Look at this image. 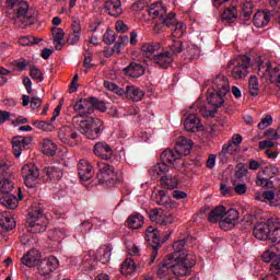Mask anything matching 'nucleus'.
<instances>
[{"mask_svg": "<svg viewBox=\"0 0 280 280\" xmlns=\"http://www.w3.org/2000/svg\"><path fill=\"white\" fill-rule=\"evenodd\" d=\"M72 126L75 130L84 135L86 139L95 141L100 138V135L104 132V121L100 118H93L91 116H73Z\"/></svg>", "mask_w": 280, "mask_h": 280, "instance_id": "nucleus-1", "label": "nucleus"}, {"mask_svg": "<svg viewBox=\"0 0 280 280\" xmlns=\"http://www.w3.org/2000/svg\"><path fill=\"white\" fill-rule=\"evenodd\" d=\"M194 243V237L187 236L173 243V253L167 257L177 261L189 270L196 266V256L188 253L189 246Z\"/></svg>", "mask_w": 280, "mask_h": 280, "instance_id": "nucleus-2", "label": "nucleus"}, {"mask_svg": "<svg viewBox=\"0 0 280 280\" xmlns=\"http://www.w3.org/2000/svg\"><path fill=\"white\" fill-rule=\"evenodd\" d=\"M9 8H14L15 16L12 19L14 25L18 27H27L34 25L36 19L30 13V4L23 0H7Z\"/></svg>", "mask_w": 280, "mask_h": 280, "instance_id": "nucleus-3", "label": "nucleus"}, {"mask_svg": "<svg viewBox=\"0 0 280 280\" xmlns=\"http://www.w3.org/2000/svg\"><path fill=\"white\" fill-rule=\"evenodd\" d=\"M189 272V269L185 268L180 262L174 260L166 256L163 261V265L158 270V277L160 279H170V275L175 277H185Z\"/></svg>", "mask_w": 280, "mask_h": 280, "instance_id": "nucleus-4", "label": "nucleus"}, {"mask_svg": "<svg viewBox=\"0 0 280 280\" xmlns=\"http://www.w3.org/2000/svg\"><path fill=\"white\" fill-rule=\"evenodd\" d=\"M168 47L174 56H178V54H183L184 51V56L187 60H196V58H200V47L195 44L172 39V44H168Z\"/></svg>", "mask_w": 280, "mask_h": 280, "instance_id": "nucleus-5", "label": "nucleus"}, {"mask_svg": "<svg viewBox=\"0 0 280 280\" xmlns=\"http://www.w3.org/2000/svg\"><path fill=\"white\" fill-rule=\"evenodd\" d=\"M49 220L47 215L40 209H35L28 213L27 218V231L30 233H45Z\"/></svg>", "mask_w": 280, "mask_h": 280, "instance_id": "nucleus-6", "label": "nucleus"}, {"mask_svg": "<svg viewBox=\"0 0 280 280\" xmlns=\"http://www.w3.org/2000/svg\"><path fill=\"white\" fill-rule=\"evenodd\" d=\"M228 67L232 69V78L234 80H243L248 75V67H250V57L243 55L229 61Z\"/></svg>", "mask_w": 280, "mask_h": 280, "instance_id": "nucleus-7", "label": "nucleus"}, {"mask_svg": "<svg viewBox=\"0 0 280 280\" xmlns=\"http://www.w3.org/2000/svg\"><path fill=\"white\" fill-rule=\"evenodd\" d=\"M96 167L98 173L96 174L100 185L104 183L115 184L119 180V175L115 172V166L106 162H97Z\"/></svg>", "mask_w": 280, "mask_h": 280, "instance_id": "nucleus-8", "label": "nucleus"}, {"mask_svg": "<svg viewBox=\"0 0 280 280\" xmlns=\"http://www.w3.org/2000/svg\"><path fill=\"white\" fill-rule=\"evenodd\" d=\"M258 75L268 78L272 84L280 89V65L268 61L267 63L258 65Z\"/></svg>", "mask_w": 280, "mask_h": 280, "instance_id": "nucleus-9", "label": "nucleus"}, {"mask_svg": "<svg viewBox=\"0 0 280 280\" xmlns=\"http://www.w3.org/2000/svg\"><path fill=\"white\" fill-rule=\"evenodd\" d=\"M226 94H222V92L215 91V90H209L207 92V102L208 104H211L213 106V109H203L200 108L199 113L203 117H214L218 108L224 104V97Z\"/></svg>", "mask_w": 280, "mask_h": 280, "instance_id": "nucleus-10", "label": "nucleus"}, {"mask_svg": "<svg viewBox=\"0 0 280 280\" xmlns=\"http://www.w3.org/2000/svg\"><path fill=\"white\" fill-rule=\"evenodd\" d=\"M132 10L141 11L145 10L150 16V19H159V16L163 18L167 14V9L161 4V2H155L148 5V0H140L132 5Z\"/></svg>", "mask_w": 280, "mask_h": 280, "instance_id": "nucleus-11", "label": "nucleus"}, {"mask_svg": "<svg viewBox=\"0 0 280 280\" xmlns=\"http://www.w3.org/2000/svg\"><path fill=\"white\" fill-rule=\"evenodd\" d=\"M277 172L278 170L275 166H267L259 171L256 177V185L258 187H262V189H273L275 182H272V178H275V174H277Z\"/></svg>", "mask_w": 280, "mask_h": 280, "instance_id": "nucleus-12", "label": "nucleus"}, {"mask_svg": "<svg viewBox=\"0 0 280 280\" xmlns=\"http://www.w3.org/2000/svg\"><path fill=\"white\" fill-rule=\"evenodd\" d=\"M145 240L149 245L153 248L151 253V259L149 261V266L154 264V259L159 256V248H161V233L159 230L154 229V226H149L147 229Z\"/></svg>", "mask_w": 280, "mask_h": 280, "instance_id": "nucleus-13", "label": "nucleus"}, {"mask_svg": "<svg viewBox=\"0 0 280 280\" xmlns=\"http://www.w3.org/2000/svg\"><path fill=\"white\" fill-rule=\"evenodd\" d=\"M12 165L7 162L0 163V191L2 195L10 194L14 189V182L10 179V167Z\"/></svg>", "mask_w": 280, "mask_h": 280, "instance_id": "nucleus-14", "label": "nucleus"}, {"mask_svg": "<svg viewBox=\"0 0 280 280\" xmlns=\"http://www.w3.org/2000/svg\"><path fill=\"white\" fill-rule=\"evenodd\" d=\"M149 219L151 220V222H154L155 224H160L162 226H167V224H174L176 220L174 215H172L167 211H164L161 208L150 210Z\"/></svg>", "mask_w": 280, "mask_h": 280, "instance_id": "nucleus-15", "label": "nucleus"}, {"mask_svg": "<svg viewBox=\"0 0 280 280\" xmlns=\"http://www.w3.org/2000/svg\"><path fill=\"white\" fill-rule=\"evenodd\" d=\"M95 104H97L95 97L81 98L73 105V108L78 113L77 116L89 117L95 110Z\"/></svg>", "mask_w": 280, "mask_h": 280, "instance_id": "nucleus-16", "label": "nucleus"}, {"mask_svg": "<svg viewBox=\"0 0 280 280\" xmlns=\"http://www.w3.org/2000/svg\"><path fill=\"white\" fill-rule=\"evenodd\" d=\"M22 177L26 187H34L36 180L40 177V171H38L36 164H25L22 167Z\"/></svg>", "mask_w": 280, "mask_h": 280, "instance_id": "nucleus-17", "label": "nucleus"}, {"mask_svg": "<svg viewBox=\"0 0 280 280\" xmlns=\"http://www.w3.org/2000/svg\"><path fill=\"white\" fill-rule=\"evenodd\" d=\"M65 173L58 166H46L42 170V179L45 183H58Z\"/></svg>", "mask_w": 280, "mask_h": 280, "instance_id": "nucleus-18", "label": "nucleus"}, {"mask_svg": "<svg viewBox=\"0 0 280 280\" xmlns=\"http://www.w3.org/2000/svg\"><path fill=\"white\" fill-rule=\"evenodd\" d=\"M11 143H12L13 154L16 159H19V156L23 154V150H27L30 148V143H32V137H23V136L13 137Z\"/></svg>", "mask_w": 280, "mask_h": 280, "instance_id": "nucleus-19", "label": "nucleus"}, {"mask_svg": "<svg viewBox=\"0 0 280 280\" xmlns=\"http://www.w3.org/2000/svg\"><path fill=\"white\" fill-rule=\"evenodd\" d=\"M60 266V262L58 261V258L50 256L48 258L43 259L38 264V272L42 275V277H47V275H51L54 270H56Z\"/></svg>", "mask_w": 280, "mask_h": 280, "instance_id": "nucleus-20", "label": "nucleus"}, {"mask_svg": "<svg viewBox=\"0 0 280 280\" xmlns=\"http://www.w3.org/2000/svg\"><path fill=\"white\" fill-rule=\"evenodd\" d=\"M270 233H272V223L270 221L259 222L254 226V237L256 240L266 242L269 240Z\"/></svg>", "mask_w": 280, "mask_h": 280, "instance_id": "nucleus-21", "label": "nucleus"}, {"mask_svg": "<svg viewBox=\"0 0 280 280\" xmlns=\"http://www.w3.org/2000/svg\"><path fill=\"white\" fill-rule=\"evenodd\" d=\"M58 137L66 145H75V139H78V132L73 131L70 126H63L58 131Z\"/></svg>", "mask_w": 280, "mask_h": 280, "instance_id": "nucleus-22", "label": "nucleus"}, {"mask_svg": "<svg viewBox=\"0 0 280 280\" xmlns=\"http://www.w3.org/2000/svg\"><path fill=\"white\" fill-rule=\"evenodd\" d=\"M194 142L183 136H179L175 142V150L179 156H189L191 154Z\"/></svg>", "mask_w": 280, "mask_h": 280, "instance_id": "nucleus-23", "label": "nucleus"}, {"mask_svg": "<svg viewBox=\"0 0 280 280\" xmlns=\"http://www.w3.org/2000/svg\"><path fill=\"white\" fill-rule=\"evenodd\" d=\"M94 154L104 161L113 159V148L106 142H96L94 145Z\"/></svg>", "mask_w": 280, "mask_h": 280, "instance_id": "nucleus-24", "label": "nucleus"}, {"mask_svg": "<svg viewBox=\"0 0 280 280\" xmlns=\"http://www.w3.org/2000/svg\"><path fill=\"white\" fill-rule=\"evenodd\" d=\"M152 60L154 65H156L161 69H167V67H171L172 62H174V58L172 57V52L170 51L159 52L153 56Z\"/></svg>", "mask_w": 280, "mask_h": 280, "instance_id": "nucleus-25", "label": "nucleus"}, {"mask_svg": "<svg viewBox=\"0 0 280 280\" xmlns=\"http://www.w3.org/2000/svg\"><path fill=\"white\" fill-rule=\"evenodd\" d=\"M184 128L187 132H199V130H202V124L198 115L189 114L185 119Z\"/></svg>", "mask_w": 280, "mask_h": 280, "instance_id": "nucleus-26", "label": "nucleus"}, {"mask_svg": "<svg viewBox=\"0 0 280 280\" xmlns=\"http://www.w3.org/2000/svg\"><path fill=\"white\" fill-rule=\"evenodd\" d=\"M79 178L91 180L93 178V165L88 160H80L78 164Z\"/></svg>", "mask_w": 280, "mask_h": 280, "instance_id": "nucleus-27", "label": "nucleus"}, {"mask_svg": "<svg viewBox=\"0 0 280 280\" xmlns=\"http://www.w3.org/2000/svg\"><path fill=\"white\" fill-rule=\"evenodd\" d=\"M40 261V252L36 249H31L22 257V264L27 268H34V266H38Z\"/></svg>", "mask_w": 280, "mask_h": 280, "instance_id": "nucleus-28", "label": "nucleus"}, {"mask_svg": "<svg viewBox=\"0 0 280 280\" xmlns=\"http://www.w3.org/2000/svg\"><path fill=\"white\" fill-rule=\"evenodd\" d=\"M231 86L229 85V79L224 75H218L212 82V91H218L222 95L229 93Z\"/></svg>", "mask_w": 280, "mask_h": 280, "instance_id": "nucleus-29", "label": "nucleus"}, {"mask_svg": "<svg viewBox=\"0 0 280 280\" xmlns=\"http://www.w3.org/2000/svg\"><path fill=\"white\" fill-rule=\"evenodd\" d=\"M82 36V25L80 21H73L71 25V32L68 36L69 45H78L80 43V37Z\"/></svg>", "mask_w": 280, "mask_h": 280, "instance_id": "nucleus-30", "label": "nucleus"}, {"mask_svg": "<svg viewBox=\"0 0 280 280\" xmlns=\"http://www.w3.org/2000/svg\"><path fill=\"white\" fill-rule=\"evenodd\" d=\"M255 200L258 202H267L270 207H279V202L275 201V191L266 190L261 192L254 194Z\"/></svg>", "mask_w": 280, "mask_h": 280, "instance_id": "nucleus-31", "label": "nucleus"}, {"mask_svg": "<svg viewBox=\"0 0 280 280\" xmlns=\"http://www.w3.org/2000/svg\"><path fill=\"white\" fill-rule=\"evenodd\" d=\"M122 71L125 75H129V78H141V75L145 73V68H143L141 63L131 62Z\"/></svg>", "mask_w": 280, "mask_h": 280, "instance_id": "nucleus-32", "label": "nucleus"}, {"mask_svg": "<svg viewBox=\"0 0 280 280\" xmlns=\"http://www.w3.org/2000/svg\"><path fill=\"white\" fill-rule=\"evenodd\" d=\"M105 10L109 16H120L124 10L121 9V0H107Z\"/></svg>", "mask_w": 280, "mask_h": 280, "instance_id": "nucleus-33", "label": "nucleus"}, {"mask_svg": "<svg viewBox=\"0 0 280 280\" xmlns=\"http://www.w3.org/2000/svg\"><path fill=\"white\" fill-rule=\"evenodd\" d=\"M0 226L2 231H12L16 226V221L10 212L4 211L0 213Z\"/></svg>", "mask_w": 280, "mask_h": 280, "instance_id": "nucleus-34", "label": "nucleus"}, {"mask_svg": "<svg viewBox=\"0 0 280 280\" xmlns=\"http://www.w3.org/2000/svg\"><path fill=\"white\" fill-rule=\"evenodd\" d=\"M161 49V44L159 43H144L141 46V52L144 58H154L156 56V51Z\"/></svg>", "mask_w": 280, "mask_h": 280, "instance_id": "nucleus-35", "label": "nucleus"}, {"mask_svg": "<svg viewBox=\"0 0 280 280\" xmlns=\"http://www.w3.org/2000/svg\"><path fill=\"white\" fill-rule=\"evenodd\" d=\"M271 12L258 11L254 15L255 27H266L270 23Z\"/></svg>", "mask_w": 280, "mask_h": 280, "instance_id": "nucleus-36", "label": "nucleus"}, {"mask_svg": "<svg viewBox=\"0 0 280 280\" xmlns=\"http://www.w3.org/2000/svg\"><path fill=\"white\" fill-rule=\"evenodd\" d=\"M152 200H154V202H156V205H160L161 207H166V209L172 207L170 196H167V190H160L153 194Z\"/></svg>", "mask_w": 280, "mask_h": 280, "instance_id": "nucleus-37", "label": "nucleus"}, {"mask_svg": "<svg viewBox=\"0 0 280 280\" xmlns=\"http://www.w3.org/2000/svg\"><path fill=\"white\" fill-rule=\"evenodd\" d=\"M145 93L135 86V85H127V100H131V102H141L144 97Z\"/></svg>", "mask_w": 280, "mask_h": 280, "instance_id": "nucleus-38", "label": "nucleus"}, {"mask_svg": "<svg viewBox=\"0 0 280 280\" xmlns=\"http://www.w3.org/2000/svg\"><path fill=\"white\" fill-rule=\"evenodd\" d=\"M160 159L162 163H165V165H167V163L172 165V163L180 159V154L176 151V149L175 151L172 149H166L161 153Z\"/></svg>", "mask_w": 280, "mask_h": 280, "instance_id": "nucleus-39", "label": "nucleus"}, {"mask_svg": "<svg viewBox=\"0 0 280 280\" xmlns=\"http://www.w3.org/2000/svg\"><path fill=\"white\" fill-rule=\"evenodd\" d=\"M224 213H226V208H224V206L215 207L210 211L208 215V222L215 224V222L222 221V218H224Z\"/></svg>", "mask_w": 280, "mask_h": 280, "instance_id": "nucleus-40", "label": "nucleus"}, {"mask_svg": "<svg viewBox=\"0 0 280 280\" xmlns=\"http://www.w3.org/2000/svg\"><path fill=\"white\" fill-rule=\"evenodd\" d=\"M163 189H176L178 187V177L176 175H164L160 178Z\"/></svg>", "mask_w": 280, "mask_h": 280, "instance_id": "nucleus-41", "label": "nucleus"}, {"mask_svg": "<svg viewBox=\"0 0 280 280\" xmlns=\"http://www.w3.org/2000/svg\"><path fill=\"white\" fill-rule=\"evenodd\" d=\"M51 34L55 49L60 51V49H62V40L65 39V31L60 27H52Z\"/></svg>", "mask_w": 280, "mask_h": 280, "instance_id": "nucleus-42", "label": "nucleus"}, {"mask_svg": "<svg viewBox=\"0 0 280 280\" xmlns=\"http://www.w3.org/2000/svg\"><path fill=\"white\" fill-rule=\"evenodd\" d=\"M95 260L98 259L101 264H108L110 261V247L104 245L101 246L94 256Z\"/></svg>", "mask_w": 280, "mask_h": 280, "instance_id": "nucleus-43", "label": "nucleus"}, {"mask_svg": "<svg viewBox=\"0 0 280 280\" xmlns=\"http://www.w3.org/2000/svg\"><path fill=\"white\" fill-rule=\"evenodd\" d=\"M19 200L16 199V196L10 192L0 197V205H2V207H7V209H16Z\"/></svg>", "mask_w": 280, "mask_h": 280, "instance_id": "nucleus-44", "label": "nucleus"}, {"mask_svg": "<svg viewBox=\"0 0 280 280\" xmlns=\"http://www.w3.org/2000/svg\"><path fill=\"white\" fill-rule=\"evenodd\" d=\"M136 270H138L137 264L131 258H126L125 261L121 264L120 272L126 277L135 275Z\"/></svg>", "mask_w": 280, "mask_h": 280, "instance_id": "nucleus-45", "label": "nucleus"}, {"mask_svg": "<svg viewBox=\"0 0 280 280\" xmlns=\"http://www.w3.org/2000/svg\"><path fill=\"white\" fill-rule=\"evenodd\" d=\"M57 150H58V147L56 145V142L49 139H44L42 141V152L46 156H54Z\"/></svg>", "mask_w": 280, "mask_h": 280, "instance_id": "nucleus-46", "label": "nucleus"}, {"mask_svg": "<svg viewBox=\"0 0 280 280\" xmlns=\"http://www.w3.org/2000/svg\"><path fill=\"white\" fill-rule=\"evenodd\" d=\"M170 172V166L165 163H158L152 168H150L149 174L152 178H159L161 174H167Z\"/></svg>", "mask_w": 280, "mask_h": 280, "instance_id": "nucleus-47", "label": "nucleus"}, {"mask_svg": "<svg viewBox=\"0 0 280 280\" xmlns=\"http://www.w3.org/2000/svg\"><path fill=\"white\" fill-rule=\"evenodd\" d=\"M127 224L129 229H141L143 226V215L139 212L133 213L128 218Z\"/></svg>", "mask_w": 280, "mask_h": 280, "instance_id": "nucleus-48", "label": "nucleus"}, {"mask_svg": "<svg viewBox=\"0 0 280 280\" xmlns=\"http://www.w3.org/2000/svg\"><path fill=\"white\" fill-rule=\"evenodd\" d=\"M187 26H185L183 22H177L175 26L171 28V36L173 40H176V38H183V36H185Z\"/></svg>", "mask_w": 280, "mask_h": 280, "instance_id": "nucleus-49", "label": "nucleus"}, {"mask_svg": "<svg viewBox=\"0 0 280 280\" xmlns=\"http://www.w3.org/2000/svg\"><path fill=\"white\" fill-rule=\"evenodd\" d=\"M277 250H279V247L277 246H271L270 248L265 250L261 255L262 261H265V264H270V261H275V259H277V257L279 256L277 255Z\"/></svg>", "mask_w": 280, "mask_h": 280, "instance_id": "nucleus-50", "label": "nucleus"}, {"mask_svg": "<svg viewBox=\"0 0 280 280\" xmlns=\"http://www.w3.org/2000/svg\"><path fill=\"white\" fill-rule=\"evenodd\" d=\"M95 256L91 255V253L86 254L83 258L81 268L82 270L89 271V270H95Z\"/></svg>", "mask_w": 280, "mask_h": 280, "instance_id": "nucleus-51", "label": "nucleus"}, {"mask_svg": "<svg viewBox=\"0 0 280 280\" xmlns=\"http://www.w3.org/2000/svg\"><path fill=\"white\" fill-rule=\"evenodd\" d=\"M223 21H228L229 23H233L235 19H237V8L231 7L223 11L221 15Z\"/></svg>", "mask_w": 280, "mask_h": 280, "instance_id": "nucleus-52", "label": "nucleus"}, {"mask_svg": "<svg viewBox=\"0 0 280 280\" xmlns=\"http://www.w3.org/2000/svg\"><path fill=\"white\" fill-rule=\"evenodd\" d=\"M161 20L162 24H164L166 27H170L171 30L178 23V20H176V13L174 12L168 13L166 16L163 15Z\"/></svg>", "mask_w": 280, "mask_h": 280, "instance_id": "nucleus-53", "label": "nucleus"}, {"mask_svg": "<svg viewBox=\"0 0 280 280\" xmlns=\"http://www.w3.org/2000/svg\"><path fill=\"white\" fill-rule=\"evenodd\" d=\"M40 39L38 37H34L32 35L20 37L19 45L22 47H30L32 45H38Z\"/></svg>", "mask_w": 280, "mask_h": 280, "instance_id": "nucleus-54", "label": "nucleus"}, {"mask_svg": "<svg viewBox=\"0 0 280 280\" xmlns=\"http://www.w3.org/2000/svg\"><path fill=\"white\" fill-rule=\"evenodd\" d=\"M83 67L85 69V73H89V69H93L95 65H93V52L91 50H85L83 52Z\"/></svg>", "mask_w": 280, "mask_h": 280, "instance_id": "nucleus-55", "label": "nucleus"}, {"mask_svg": "<svg viewBox=\"0 0 280 280\" xmlns=\"http://www.w3.org/2000/svg\"><path fill=\"white\" fill-rule=\"evenodd\" d=\"M268 241L271 242V244H280V228L275 225V223L271 225Z\"/></svg>", "mask_w": 280, "mask_h": 280, "instance_id": "nucleus-56", "label": "nucleus"}, {"mask_svg": "<svg viewBox=\"0 0 280 280\" xmlns=\"http://www.w3.org/2000/svg\"><path fill=\"white\" fill-rule=\"evenodd\" d=\"M224 219H221L219 221V226L222 229V231H231V229H234V226L237 224L233 219H229V217H223Z\"/></svg>", "mask_w": 280, "mask_h": 280, "instance_id": "nucleus-57", "label": "nucleus"}, {"mask_svg": "<svg viewBox=\"0 0 280 280\" xmlns=\"http://www.w3.org/2000/svg\"><path fill=\"white\" fill-rule=\"evenodd\" d=\"M224 219H221L219 221V226L222 229V231H231V229H234V226L237 224L233 219H229V217H223Z\"/></svg>", "mask_w": 280, "mask_h": 280, "instance_id": "nucleus-58", "label": "nucleus"}, {"mask_svg": "<svg viewBox=\"0 0 280 280\" xmlns=\"http://www.w3.org/2000/svg\"><path fill=\"white\" fill-rule=\"evenodd\" d=\"M249 93L253 97H257V95H259V81L257 77L249 78Z\"/></svg>", "mask_w": 280, "mask_h": 280, "instance_id": "nucleus-59", "label": "nucleus"}, {"mask_svg": "<svg viewBox=\"0 0 280 280\" xmlns=\"http://www.w3.org/2000/svg\"><path fill=\"white\" fill-rule=\"evenodd\" d=\"M30 72L32 80H35V82H43L45 80L43 72L36 66H31Z\"/></svg>", "mask_w": 280, "mask_h": 280, "instance_id": "nucleus-60", "label": "nucleus"}, {"mask_svg": "<svg viewBox=\"0 0 280 280\" xmlns=\"http://www.w3.org/2000/svg\"><path fill=\"white\" fill-rule=\"evenodd\" d=\"M33 126L35 128H38V130H44L45 132H51V130H54V125H51V122H47L43 120H35L33 122Z\"/></svg>", "mask_w": 280, "mask_h": 280, "instance_id": "nucleus-61", "label": "nucleus"}, {"mask_svg": "<svg viewBox=\"0 0 280 280\" xmlns=\"http://www.w3.org/2000/svg\"><path fill=\"white\" fill-rule=\"evenodd\" d=\"M242 14L245 21H248L253 15V2H245L243 3Z\"/></svg>", "mask_w": 280, "mask_h": 280, "instance_id": "nucleus-62", "label": "nucleus"}, {"mask_svg": "<svg viewBox=\"0 0 280 280\" xmlns=\"http://www.w3.org/2000/svg\"><path fill=\"white\" fill-rule=\"evenodd\" d=\"M50 237H52V240H65V237H67V231L56 228L50 231Z\"/></svg>", "mask_w": 280, "mask_h": 280, "instance_id": "nucleus-63", "label": "nucleus"}, {"mask_svg": "<svg viewBox=\"0 0 280 280\" xmlns=\"http://www.w3.org/2000/svg\"><path fill=\"white\" fill-rule=\"evenodd\" d=\"M235 152H240V147H237V144H233L232 142L224 144L222 148V154H235Z\"/></svg>", "mask_w": 280, "mask_h": 280, "instance_id": "nucleus-64", "label": "nucleus"}]
</instances>
